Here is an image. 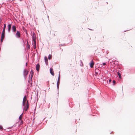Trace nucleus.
Wrapping results in <instances>:
<instances>
[{"label":"nucleus","instance_id":"nucleus-9","mask_svg":"<svg viewBox=\"0 0 135 135\" xmlns=\"http://www.w3.org/2000/svg\"><path fill=\"white\" fill-rule=\"evenodd\" d=\"M32 38L33 41L36 40V36L35 33H33L32 35Z\"/></svg>","mask_w":135,"mask_h":135},{"label":"nucleus","instance_id":"nucleus-17","mask_svg":"<svg viewBox=\"0 0 135 135\" xmlns=\"http://www.w3.org/2000/svg\"><path fill=\"white\" fill-rule=\"evenodd\" d=\"M52 56L51 55H49L48 57V58L49 60H50L51 59Z\"/></svg>","mask_w":135,"mask_h":135},{"label":"nucleus","instance_id":"nucleus-15","mask_svg":"<svg viewBox=\"0 0 135 135\" xmlns=\"http://www.w3.org/2000/svg\"><path fill=\"white\" fill-rule=\"evenodd\" d=\"M44 59H45V62L46 63V64H47V61H48V59H47V57H45Z\"/></svg>","mask_w":135,"mask_h":135},{"label":"nucleus","instance_id":"nucleus-27","mask_svg":"<svg viewBox=\"0 0 135 135\" xmlns=\"http://www.w3.org/2000/svg\"><path fill=\"white\" fill-rule=\"evenodd\" d=\"M3 128L1 126H0V129H2Z\"/></svg>","mask_w":135,"mask_h":135},{"label":"nucleus","instance_id":"nucleus-22","mask_svg":"<svg viewBox=\"0 0 135 135\" xmlns=\"http://www.w3.org/2000/svg\"><path fill=\"white\" fill-rule=\"evenodd\" d=\"M5 28H3L2 33H5Z\"/></svg>","mask_w":135,"mask_h":135},{"label":"nucleus","instance_id":"nucleus-29","mask_svg":"<svg viewBox=\"0 0 135 135\" xmlns=\"http://www.w3.org/2000/svg\"><path fill=\"white\" fill-rule=\"evenodd\" d=\"M111 80L110 79L109 80V83H110L111 81Z\"/></svg>","mask_w":135,"mask_h":135},{"label":"nucleus","instance_id":"nucleus-30","mask_svg":"<svg viewBox=\"0 0 135 135\" xmlns=\"http://www.w3.org/2000/svg\"><path fill=\"white\" fill-rule=\"evenodd\" d=\"M34 46V49H35L36 48V45H35V46Z\"/></svg>","mask_w":135,"mask_h":135},{"label":"nucleus","instance_id":"nucleus-10","mask_svg":"<svg viewBox=\"0 0 135 135\" xmlns=\"http://www.w3.org/2000/svg\"><path fill=\"white\" fill-rule=\"evenodd\" d=\"M16 35L18 38L20 37V33L19 31H17V32H16Z\"/></svg>","mask_w":135,"mask_h":135},{"label":"nucleus","instance_id":"nucleus-24","mask_svg":"<svg viewBox=\"0 0 135 135\" xmlns=\"http://www.w3.org/2000/svg\"><path fill=\"white\" fill-rule=\"evenodd\" d=\"M115 81L114 80H113V85H114V84L115 83Z\"/></svg>","mask_w":135,"mask_h":135},{"label":"nucleus","instance_id":"nucleus-19","mask_svg":"<svg viewBox=\"0 0 135 135\" xmlns=\"http://www.w3.org/2000/svg\"><path fill=\"white\" fill-rule=\"evenodd\" d=\"M22 114H21L19 117V119L20 120H21L22 118Z\"/></svg>","mask_w":135,"mask_h":135},{"label":"nucleus","instance_id":"nucleus-6","mask_svg":"<svg viewBox=\"0 0 135 135\" xmlns=\"http://www.w3.org/2000/svg\"><path fill=\"white\" fill-rule=\"evenodd\" d=\"M100 41H103L104 40V37L103 36H101L99 38Z\"/></svg>","mask_w":135,"mask_h":135},{"label":"nucleus","instance_id":"nucleus-23","mask_svg":"<svg viewBox=\"0 0 135 135\" xmlns=\"http://www.w3.org/2000/svg\"><path fill=\"white\" fill-rule=\"evenodd\" d=\"M30 45L28 44V43L27 48H28L29 49H30Z\"/></svg>","mask_w":135,"mask_h":135},{"label":"nucleus","instance_id":"nucleus-28","mask_svg":"<svg viewBox=\"0 0 135 135\" xmlns=\"http://www.w3.org/2000/svg\"><path fill=\"white\" fill-rule=\"evenodd\" d=\"M103 65H106V64L105 63H103Z\"/></svg>","mask_w":135,"mask_h":135},{"label":"nucleus","instance_id":"nucleus-21","mask_svg":"<svg viewBox=\"0 0 135 135\" xmlns=\"http://www.w3.org/2000/svg\"><path fill=\"white\" fill-rule=\"evenodd\" d=\"M118 74L119 76V77L120 78L121 77L120 74L119 72H118Z\"/></svg>","mask_w":135,"mask_h":135},{"label":"nucleus","instance_id":"nucleus-26","mask_svg":"<svg viewBox=\"0 0 135 135\" xmlns=\"http://www.w3.org/2000/svg\"><path fill=\"white\" fill-rule=\"evenodd\" d=\"M23 123V122L22 120H21V124Z\"/></svg>","mask_w":135,"mask_h":135},{"label":"nucleus","instance_id":"nucleus-3","mask_svg":"<svg viewBox=\"0 0 135 135\" xmlns=\"http://www.w3.org/2000/svg\"><path fill=\"white\" fill-rule=\"evenodd\" d=\"M26 96L25 95L24 97L23 98V102H22L23 105L24 106H25V103L26 102Z\"/></svg>","mask_w":135,"mask_h":135},{"label":"nucleus","instance_id":"nucleus-2","mask_svg":"<svg viewBox=\"0 0 135 135\" xmlns=\"http://www.w3.org/2000/svg\"><path fill=\"white\" fill-rule=\"evenodd\" d=\"M28 71L27 69H25L23 71V75L25 76H27L28 74Z\"/></svg>","mask_w":135,"mask_h":135},{"label":"nucleus","instance_id":"nucleus-5","mask_svg":"<svg viewBox=\"0 0 135 135\" xmlns=\"http://www.w3.org/2000/svg\"><path fill=\"white\" fill-rule=\"evenodd\" d=\"M94 62L93 60H91L90 63V66L91 68H92L93 67V66L94 65Z\"/></svg>","mask_w":135,"mask_h":135},{"label":"nucleus","instance_id":"nucleus-4","mask_svg":"<svg viewBox=\"0 0 135 135\" xmlns=\"http://www.w3.org/2000/svg\"><path fill=\"white\" fill-rule=\"evenodd\" d=\"M5 37V33H2L1 37V42H2L4 38Z\"/></svg>","mask_w":135,"mask_h":135},{"label":"nucleus","instance_id":"nucleus-13","mask_svg":"<svg viewBox=\"0 0 135 135\" xmlns=\"http://www.w3.org/2000/svg\"><path fill=\"white\" fill-rule=\"evenodd\" d=\"M11 24H9L8 25V32L10 31L11 29Z\"/></svg>","mask_w":135,"mask_h":135},{"label":"nucleus","instance_id":"nucleus-25","mask_svg":"<svg viewBox=\"0 0 135 135\" xmlns=\"http://www.w3.org/2000/svg\"><path fill=\"white\" fill-rule=\"evenodd\" d=\"M4 28H6V24H4Z\"/></svg>","mask_w":135,"mask_h":135},{"label":"nucleus","instance_id":"nucleus-7","mask_svg":"<svg viewBox=\"0 0 135 135\" xmlns=\"http://www.w3.org/2000/svg\"><path fill=\"white\" fill-rule=\"evenodd\" d=\"M50 72L51 74L53 76L54 75V72L53 69L52 68H51L50 69Z\"/></svg>","mask_w":135,"mask_h":135},{"label":"nucleus","instance_id":"nucleus-12","mask_svg":"<svg viewBox=\"0 0 135 135\" xmlns=\"http://www.w3.org/2000/svg\"><path fill=\"white\" fill-rule=\"evenodd\" d=\"M12 29L14 32H15L16 30V26H13L12 27Z\"/></svg>","mask_w":135,"mask_h":135},{"label":"nucleus","instance_id":"nucleus-11","mask_svg":"<svg viewBox=\"0 0 135 135\" xmlns=\"http://www.w3.org/2000/svg\"><path fill=\"white\" fill-rule=\"evenodd\" d=\"M60 74H59V77H58V81H57V86L58 87H59V81H60Z\"/></svg>","mask_w":135,"mask_h":135},{"label":"nucleus","instance_id":"nucleus-8","mask_svg":"<svg viewBox=\"0 0 135 135\" xmlns=\"http://www.w3.org/2000/svg\"><path fill=\"white\" fill-rule=\"evenodd\" d=\"M40 66L39 64H38L36 65V69L37 71H38L40 69Z\"/></svg>","mask_w":135,"mask_h":135},{"label":"nucleus","instance_id":"nucleus-1","mask_svg":"<svg viewBox=\"0 0 135 135\" xmlns=\"http://www.w3.org/2000/svg\"><path fill=\"white\" fill-rule=\"evenodd\" d=\"M29 104L28 103V100H27V103H26L25 107L24 108V109L25 108V111H27L29 108Z\"/></svg>","mask_w":135,"mask_h":135},{"label":"nucleus","instance_id":"nucleus-14","mask_svg":"<svg viewBox=\"0 0 135 135\" xmlns=\"http://www.w3.org/2000/svg\"><path fill=\"white\" fill-rule=\"evenodd\" d=\"M30 74L31 75V79H32L33 77V72L32 70L30 72Z\"/></svg>","mask_w":135,"mask_h":135},{"label":"nucleus","instance_id":"nucleus-16","mask_svg":"<svg viewBox=\"0 0 135 135\" xmlns=\"http://www.w3.org/2000/svg\"><path fill=\"white\" fill-rule=\"evenodd\" d=\"M33 46H35V45H36V40L33 41Z\"/></svg>","mask_w":135,"mask_h":135},{"label":"nucleus","instance_id":"nucleus-18","mask_svg":"<svg viewBox=\"0 0 135 135\" xmlns=\"http://www.w3.org/2000/svg\"><path fill=\"white\" fill-rule=\"evenodd\" d=\"M32 79H31H31H29L28 80V82H29L30 84H32Z\"/></svg>","mask_w":135,"mask_h":135},{"label":"nucleus","instance_id":"nucleus-20","mask_svg":"<svg viewBox=\"0 0 135 135\" xmlns=\"http://www.w3.org/2000/svg\"><path fill=\"white\" fill-rule=\"evenodd\" d=\"M98 71H99V69H96L95 70V73L96 74L97 73V72H98Z\"/></svg>","mask_w":135,"mask_h":135}]
</instances>
